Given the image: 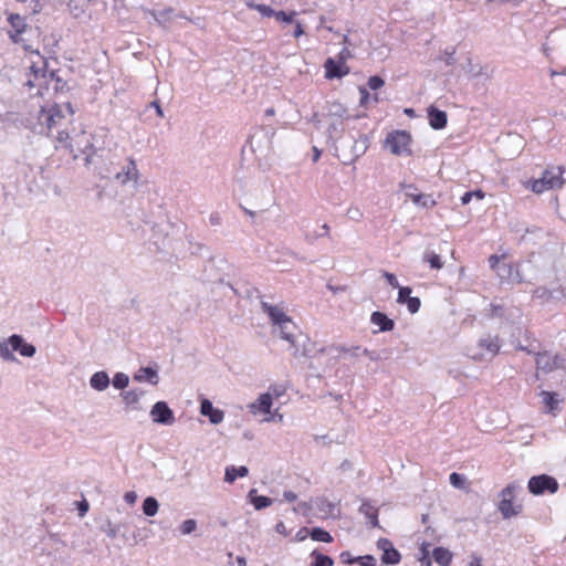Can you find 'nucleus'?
Returning a JSON list of instances; mask_svg holds the SVG:
<instances>
[{"label": "nucleus", "mask_w": 566, "mask_h": 566, "mask_svg": "<svg viewBox=\"0 0 566 566\" xmlns=\"http://www.w3.org/2000/svg\"><path fill=\"white\" fill-rule=\"evenodd\" d=\"M23 48L28 52V72L25 73L27 81L24 85L29 90L40 88L46 83L48 60L38 50H31L30 45Z\"/></svg>", "instance_id": "obj_1"}, {"label": "nucleus", "mask_w": 566, "mask_h": 566, "mask_svg": "<svg viewBox=\"0 0 566 566\" xmlns=\"http://www.w3.org/2000/svg\"><path fill=\"white\" fill-rule=\"evenodd\" d=\"M564 174L565 168L563 166L548 167L543 171L541 178L526 180L524 187L536 195L555 188L559 189L565 184Z\"/></svg>", "instance_id": "obj_2"}, {"label": "nucleus", "mask_w": 566, "mask_h": 566, "mask_svg": "<svg viewBox=\"0 0 566 566\" xmlns=\"http://www.w3.org/2000/svg\"><path fill=\"white\" fill-rule=\"evenodd\" d=\"M516 483L507 484L500 493V502L497 510L503 518H511L517 516L523 511V504L515 501V492L517 490Z\"/></svg>", "instance_id": "obj_3"}, {"label": "nucleus", "mask_w": 566, "mask_h": 566, "mask_svg": "<svg viewBox=\"0 0 566 566\" xmlns=\"http://www.w3.org/2000/svg\"><path fill=\"white\" fill-rule=\"evenodd\" d=\"M261 308L268 314L273 325L280 326L281 338L289 342L292 346H295V335L286 328V324L292 323V319L285 314L284 310L277 305H271L266 302L261 303Z\"/></svg>", "instance_id": "obj_4"}, {"label": "nucleus", "mask_w": 566, "mask_h": 566, "mask_svg": "<svg viewBox=\"0 0 566 566\" xmlns=\"http://www.w3.org/2000/svg\"><path fill=\"white\" fill-rule=\"evenodd\" d=\"M411 135L406 130H395L388 134L386 145L396 156L410 155Z\"/></svg>", "instance_id": "obj_5"}, {"label": "nucleus", "mask_w": 566, "mask_h": 566, "mask_svg": "<svg viewBox=\"0 0 566 566\" xmlns=\"http://www.w3.org/2000/svg\"><path fill=\"white\" fill-rule=\"evenodd\" d=\"M558 488L557 480L547 474L532 476L527 483V489L533 495H542L546 492L554 494L558 491Z\"/></svg>", "instance_id": "obj_6"}, {"label": "nucleus", "mask_w": 566, "mask_h": 566, "mask_svg": "<svg viewBox=\"0 0 566 566\" xmlns=\"http://www.w3.org/2000/svg\"><path fill=\"white\" fill-rule=\"evenodd\" d=\"M565 359L558 354L538 352L535 354L536 370L544 374L553 373L564 366Z\"/></svg>", "instance_id": "obj_7"}, {"label": "nucleus", "mask_w": 566, "mask_h": 566, "mask_svg": "<svg viewBox=\"0 0 566 566\" xmlns=\"http://www.w3.org/2000/svg\"><path fill=\"white\" fill-rule=\"evenodd\" d=\"M8 22L11 27V30L8 31V35L13 43H21V35L25 32L28 24L25 19L21 17L19 13H9Z\"/></svg>", "instance_id": "obj_8"}, {"label": "nucleus", "mask_w": 566, "mask_h": 566, "mask_svg": "<svg viewBox=\"0 0 566 566\" xmlns=\"http://www.w3.org/2000/svg\"><path fill=\"white\" fill-rule=\"evenodd\" d=\"M150 417L157 423L172 424L175 422L174 412L165 401H158L153 406Z\"/></svg>", "instance_id": "obj_9"}, {"label": "nucleus", "mask_w": 566, "mask_h": 566, "mask_svg": "<svg viewBox=\"0 0 566 566\" xmlns=\"http://www.w3.org/2000/svg\"><path fill=\"white\" fill-rule=\"evenodd\" d=\"M377 547L382 551L381 562L387 565H396L400 563L401 555L394 547L391 541L388 538H379L377 541Z\"/></svg>", "instance_id": "obj_10"}, {"label": "nucleus", "mask_w": 566, "mask_h": 566, "mask_svg": "<svg viewBox=\"0 0 566 566\" xmlns=\"http://www.w3.org/2000/svg\"><path fill=\"white\" fill-rule=\"evenodd\" d=\"M325 78H342L349 74V67L346 63L328 57L324 63Z\"/></svg>", "instance_id": "obj_11"}, {"label": "nucleus", "mask_w": 566, "mask_h": 566, "mask_svg": "<svg viewBox=\"0 0 566 566\" xmlns=\"http://www.w3.org/2000/svg\"><path fill=\"white\" fill-rule=\"evenodd\" d=\"M41 117H44V124L48 129H52L56 124H59L63 118L64 114L62 112L61 106L57 104L51 105L48 108H41Z\"/></svg>", "instance_id": "obj_12"}, {"label": "nucleus", "mask_w": 566, "mask_h": 566, "mask_svg": "<svg viewBox=\"0 0 566 566\" xmlns=\"http://www.w3.org/2000/svg\"><path fill=\"white\" fill-rule=\"evenodd\" d=\"M200 412L203 416L209 417V420L213 424L222 422L224 413L220 409H216L210 400L203 399L200 405Z\"/></svg>", "instance_id": "obj_13"}, {"label": "nucleus", "mask_w": 566, "mask_h": 566, "mask_svg": "<svg viewBox=\"0 0 566 566\" xmlns=\"http://www.w3.org/2000/svg\"><path fill=\"white\" fill-rule=\"evenodd\" d=\"M428 119L433 129L444 128L448 122L447 113L432 105L428 107Z\"/></svg>", "instance_id": "obj_14"}, {"label": "nucleus", "mask_w": 566, "mask_h": 566, "mask_svg": "<svg viewBox=\"0 0 566 566\" xmlns=\"http://www.w3.org/2000/svg\"><path fill=\"white\" fill-rule=\"evenodd\" d=\"M9 344L13 350L19 352L24 357H32L35 354V347L24 343L23 338L19 335H12L9 338Z\"/></svg>", "instance_id": "obj_15"}, {"label": "nucleus", "mask_w": 566, "mask_h": 566, "mask_svg": "<svg viewBox=\"0 0 566 566\" xmlns=\"http://www.w3.org/2000/svg\"><path fill=\"white\" fill-rule=\"evenodd\" d=\"M138 177V169L133 158H129L127 167L122 172H117L115 176L116 180L123 185L130 180L137 181Z\"/></svg>", "instance_id": "obj_16"}, {"label": "nucleus", "mask_w": 566, "mask_h": 566, "mask_svg": "<svg viewBox=\"0 0 566 566\" xmlns=\"http://www.w3.org/2000/svg\"><path fill=\"white\" fill-rule=\"evenodd\" d=\"M370 322L379 326V332H390L395 327V322L381 312H374Z\"/></svg>", "instance_id": "obj_17"}, {"label": "nucleus", "mask_w": 566, "mask_h": 566, "mask_svg": "<svg viewBox=\"0 0 566 566\" xmlns=\"http://www.w3.org/2000/svg\"><path fill=\"white\" fill-rule=\"evenodd\" d=\"M271 407H272V396L269 392L262 394L259 397L258 401L250 406L251 411L253 413H256V412L270 413Z\"/></svg>", "instance_id": "obj_18"}, {"label": "nucleus", "mask_w": 566, "mask_h": 566, "mask_svg": "<svg viewBox=\"0 0 566 566\" xmlns=\"http://www.w3.org/2000/svg\"><path fill=\"white\" fill-rule=\"evenodd\" d=\"M408 198L417 206L422 208H433L437 205L432 195L428 193H408Z\"/></svg>", "instance_id": "obj_19"}, {"label": "nucleus", "mask_w": 566, "mask_h": 566, "mask_svg": "<svg viewBox=\"0 0 566 566\" xmlns=\"http://www.w3.org/2000/svg\"><path fill=\"white\" fill-rule=\"evenodd\" d=\"M434 562L441 566H450L452 563V553L444 547H436L432 552Z\"/></svg>", "instance_id": "obj_20"}, {"label": "nucleus", "mask_w": 566, "mask_h": 566, "mask_svg": "<svg viewBox=\"0 0 566 566\" xmlns=\"http://www.w3.org/2000/svg\"><path fill=\"white\" fill-rule=\"evenodd\" d=\"M359 512L363 513L369 520L370 525L373 527L378 526V510L375 506H373L368 502H364L359 507Z\"/></svg>", "instance_id": "obj_21"}, {"label": "nucleus", "mask_w": 566, "mask_h": 566, "mask_svg": "<svg viewBox=\"0 0 566 566\" xmlns=\"http://www.w3.org/2000/svg\"><path fill=\"white\" fill-rule=\"evenodd\" d=\"M249 473V470L247 467L244 465H241L239 468L237 467H228L226 469V474H224V480L228 482V483H232L234 482L238 478H244L247 476Z\"/></svg>", "instance_id": "obj_22"}, {"label": "nucleus", "mask_w": 566, "mask_h": 566, "mask_svg": "<svg viewBox=\"0 0 566 566\" xmlns=\"http://www.w3.org/2000/svg\"><path fill=\"white\" fill-rule=\"evenodd\" d=\"M90 384L96 390H104L109 385L108 375L105 371H97L91 377Z\"/></svg>", "instance_id": "obj_23"}, {"label": "nucleus", "mask_w": 566, "mask_h": 566, "mask_svg": "<svg viewBox=\"0 0 566 566\" xmlns=\"http://www.w3.org/2000/svg\"><path fill=\"white\" fill-rule=\"evenodd\" d=\"M541 396L543 398L545 411L553 413L557 409V405L559 402L557 399V394L544 390L541 392Z\"/></svg>", "instance_id": "obj_24"}, {"label": "nucleus", "mask_w": 566, "mask_h": 566, "mask_svg": "<svg viewBox=\"0 0 566 566\" xmlns=\"http://www.w3.org/2000/svg\"><path fill=\"white\" fill-rule=\"evenodd\" d=\"M135 379L138 381H149L154 385L158 382L157 371L150 367H143L135 375Z\"/></svg>", "instance_id": "obj_25"}, {"label": "nucleus", "mask_w": 566, "mask_h": 566, "mask_svg": "<svg viewBox=\"0 0 566 566\" xmlns=\"http://www.w3.org/2000/svg\"><path fill=\"white\" fill-rule=\"evenodd\" d=\"M249 497L255 510H262L272 504V499L264 495H258L256 490H251L249 492Z\"/></svg>", "instance_id": "obj_26"}, {"label": "nucleus", "mask_w": 566, "mask_h": 566, "mask_svg": "<svg viewBox=\"0 0 566 566\" xmlns=\"http://www.w3.org/2000/svg\"><path fill=\"white\" fill-rule=\"evenodd\" d=\"M480 347L486 350L492 356H495L500 350V342L497 337H488L480 340Z\"/></svg>", "instance_id": "obj_27"}, {"label": "nucleus", "mask_w": 566, "mask_h": 566, "mask_svg": "<svg viewBox=\"0 0 566 566\" xmlns=\"http://www.w3.org/2000/svg\"><path fill=\"white\" fill-rule=\"evenodd\" d=\"M296 15H297V12L294 10L286 12L283 10L275 11L272 9V13L270 14V18L274 17L275 20L280 23H294Z\"/></svg>", "instance_id": "obj_28"}, {"label": "nucleus", "mask_w": 566, "mask_h": 566, "mask_svg": "<svg viewBox=\"0 0 566 566\" xmlns=\"http://www.w3.org/2000/svg\"><path fill=\"white\" fill-rule=\"evenodd\" d=\"M310 536L313 541H316V542H323V543H332L333 542L332 535L327 531H325L321 527L312 528Z\"/></svg>", "instance_id": "obj_29"}, {"label": "nucleus", "mask_w": 566, "mask_h": 566, "mask_svg": "<svg viewBox=\"0 0 566 566\" xmlns=\"http://www.w3.org/2000/svg\"><path fill=\"white\" fill-rule=\"evenodd\" d=\"M244 3L249 9L256 10L262 17L270 18L272 13L270 6L256 3V0H244Z\"/></svg>", "instance_id": "obj_30"}, {"label": "nucleus", "mask_w": 566, "mask_h": 566, "mask_svg": "<svg viewBox=\"0 0 566 566\" xmlns=\"http://www.w3.org/2000/svg\"><path fill=\"white\" fill-rule=\"evenodd\" d=\"M333 349L337 353V356L340 355H352V356H358L359 352H361L364 355H368V349H361L360 346H354V347H345V346H334Z\"/></svg>", "instance_id": "obj_31"}, {"label": "nucleus", "mask_w": 566, "mask_h": 566, "mask_svg": "<svg viewBox=\"0 0 566 566\" xmlns=\"http://www.w3.org/2000/svg\"><path fill=\"white\" fill-rule=\"evenodd\" d=\"M159 504L153 496L146 497L143 503V512L147 516H154L158 512Z\"/></svg>", "instance_id": "obj_32"}, {"label": "nucleus", "mask_w": 566, "mask_h": 566, "mask_svg": "<svg viewBox=\"0 0 566 566\" xmlns=\"http://www.w3.org/2000/svg\"><path fill=\"white\" fill-rule=\"evenodd\" d=\"M311 556L313 557V564L312 566H333L334 565V560L327 556V555H324L317 551H314Z\"/></svg>", "instance_id": "obj_33"}, {"label": "nucleus", "mask_w": 566, "mask_h": 566, "mask_svg": "<svg viewBox=\"0 0 566 566\" xmlns=\"http://www.w3.org/2000/svg\"><path fill=\"white\" fill-rule=\"evenodd\" d=\"M504 269L506 270L507 276L506 279L514 283H522L523 277L517 266L514 264H506L504 265Z\"/></svg>", "instance_id": "obj_34"}, {"label": "nucleus", "mask_w": 566, "mask_h": 566, "mask_svg": "<svg viewBox=\"0 0 566 566\" xmlns=\"http://www.w3.org/2000/svg\"><path fill=\"white\" fill-rule=\"evenodd\" d=\"M449 480H450L451 485L457 489H462V490L468 489V482H467L465 478L460 473H457V472L451 473L449 476Z\"/></svg>", "instance_id": "obj_35"}, {"label": "nucleus", "mask_w": 566, "mask_h": 566, "mask_svg": "<svg viewBox=\"0 0 566 566\" xmlns=\"http://www.w3.org/2000/svg\"><path fill=\"white\" fill-rule=\"evenodd\" d=\"M49 76L55 81L54 90L56 92H64L69 90L67 82L63 81L57 72L52 71L50 72Z\"/></svg>", "instance_id": "obj_36"}, {"label": "nucleus", "mask_w": 566, "mask_h": 566, "mask_svg": "<svg viewBox=\"0 0 566 566\" xmlns=\"http://www.w3.org/2000/svg\"><path fill=\"white\" fill-rule=\"evenodd\" d=\"M424 259L432 269L440 270L443 266L441 258L433 252L426 254Z\"/></svg>", "instance_id": "obj_37"}, {"label": "nucleus", "mask_w": 566, "mask_h": 566, "mask_svg": "<svg viewBox=\"0 0 566 566\" xmlns=\"http://www.w3.org/2000/svg\"><path fill=\"white\" fill-rule=\"evenodd\" d=\"M24 12L27 14H36L42 10V3L40 0H28Z\"/></svg>", "instance_id": "obj_38"}, {"label": "nucleus", "mask_w": 566, "mask_h": 566, "mask_svg": "<svg viewBox=\"0 0 566 566\" xmlns=\"http://www.w3.org/2000/svg\"><path fill=\"white\" fill-rule=\"evenodd\" d=\"M128 385V377L125 374L118 373L113 378V386L117 389H124Z\"/></svg>", "instance_id": "obj_39"}, {"label": "nucleus", "mask_w": 566, "mask_h": 566, "mask_svg": "<svg viewBox=\"0 0 566 566\" xmlns=\"http://www.w3.org/2000/svg\"><path fill=\"white\" fill-rule=\"evenodd\" d=\"M405 304L407 305L408 311L411 314H415L419 311L421 302H420L419 297L409 296V297H407Z\"/></svg>", "instance_id": "obj_40"}, {"label": "nucleus", "mask_w": 566, "mask_h": 566, "mask_svg": "<svg viewBox=\"0 0 566 566\" xmlns=\"http://www.w3.org/2000/svg\"><path fill=\"white\" fill-rule=\"evenodd\" d=\"M122 397L127 406L135 405L139 400V394L134 390L124 391Z\"/></svg>", "instance_id": "obj_41"}, {"label": "nucleus", "mask_w": 566, "mask_h": 566, "mask_svg": "<svg viewBox=\"0 0 566 566\" xmlns=\"http://www.w3.org/2000/svg\"><path fill=\"white\" fill-rule=\"evenodd\" d=\"M197 527V523L195 520H186L180 525V532L185 535L192 533Z\"/></svg>", "instance_id": "obj_42"}, {"label": "nucleus", "mask_w": 566, "mask_h": 566, "mask_svg": "<svg viewBox=\"0 0 566 566\" xmlns=\"http://www.w3.org/2000/svg\"><path fill=\"white\" fill-rule=\"evenodd\" d=\"M368 87L373 91L379 90L384 86L385 82L380 76L374 75L368 78Z\"/></svg>", "instance_id": "obj_43"}, {"label": "nucleus", "mask_w": 566, "mask_h": 566, "mask_svg": "<svg viewBox=\"0 0 566 566\" xmlns=\"http://www.w3.org/2000/svg\"><path fill=\"white\" fill-rule=\"evenodd\" d=\"M355 563H358L360 566H376V559L371 555L356 557Z\"/></svg>", "instance_id": "obj_44"}, {"label": "nucleus", "mask_w": 566, "mask_h": 566, "mask_svg": "<svg viewBox=\"0 0 566 566\" xmlns=\"http://www.w3.org/2000/svg\"><path fill=\"white\" fill-rule=\"evenodd\" d=\"M411 294V289L408 286L399 287L397 302L400 304H405L407 297H409Z\"/></svg>", "instance_id": "obj_45"}, {"label": "nucleus", "mask_w": 566, "mask_h": 566, "mask_svg": "<svg viewBox=\"0 0 566 566\" xmlns=\"http://www.w3.org/2000/svg\"><path fill=\"white\" fill-rule=\"evenodd\" d=\"M56 139L61 146L66 147V148L70 147V145H69L70 134L67 132H65V130L59 132Z\"/></svg>", "instance_id": "obj_46"}, {"label": "nucleus", "mask_w": 566, "mask_h": 566, "mask_svg": "<svg viewBox=\"0 0 566 566\" xmlns=\"http://www.w3.org/2000/svg\"><path fill=\"white\" fill-rule=\"evenodd\" d=\"M533 296L549 300L552 296V293L549 290H547L545 287H538L534 291Z\"/></svg>", "instance_id": "obj_47"}, {"label": "nucleus", "mask_w": 566, "mask_h": 566, "mask_svg": "<svg viewBox=\"0 0 566 566\" xmlns=\"http://www.w3.org/2000/svg\"><path fill=\"white\" fill-rule=\"evenodd\" d=\"M311 531L307 527H302L295 535V542H303L310 535Z\"/></svg>", "instance_id": "obj_48"}, {"label": "nucleus", "mask_w": 566, "mask_h": 566, "mask_svg": "<svg viewBox=\"0 0 566 566\" xmlns=\"http://www.w3.org/2000/svg\"><path fill=\"white\" fill-rule=\"evenodd\" d=\"M294 23H295V25H294L293 36L295 39H298L300 36H302L305 33V30L301 22L295 21Z\"/></svg>", "instance_id": "obj_49"}, {"label": "nucleus", "mask_w": 566, "mask_h": 566, "mask_svg": "<svg viewBox=\"0 0 566 566\" xmlns=\"http://www.w3.org/2000/svg\"><path fill=\"white\" fill-rule=\"evenodd\" d=\"M275 531L285 537L290 535V531L287 530L286 525L283 522H279L275 525Z\"/></svg>", "instance_id": "obj_50"}, {"label": "nucleus", "mask_w": 566, "mask_h": 566, "mask_svg": "<svg viewBox=\"0 0 566 566\" xmlns=\"http://www.w3.org/2000/svg\"><path fill=\"white\" fill-rule=\"evenodd\" d=\"M350 57V52L347 48L343 49L338 55H337V61L339 62H343V63H346V61Z\"/></svg>", "instance_id": "obj_51"}, {"label": "nucleus", "mask_w": 566, "mask_h": 566, "mask_svg": "<svg viewBox=\"0 0 566 566\" xmlns=\"http://www.w3.org/2000/svg\"><path fill=\"white\" fill-rule=\"evenodd\" d=\"M386 279H387V282L392 286V287H399V284H398V281H397V277L392 274V273H386L385 274Z\"/></svg>", "instance_id": "obj_52"}, {"label": "nucleus", "mask_w": 566, "mask_h": 566, "mask_svg": "<svg viewBox=\"0 0 566 566\" xmlns=\"http://www.w3.org/2000/svg\"><path fill=\"white\" fill-rule=\"evenodd\" d=\"M500 262V256L496 254H493L489 258V264L491 269H495Z\"/></svg>", "instance_id": "obj_53"}, {"label": "nucleus", "mask_w": 566, "mask_h": 566, "mask_svg": "<svg viewBox=\"0 0 566 566\" xmlns=\"http://www.w3.org/2000/svg\"><path fill=\"white\" fill-rule=\"evenodd\" d=\"M340 559L343 560V563H348V564L355 563V558H352L350 554L348 552H343L340 554Z\"/></svg>", "instance_id": "obj_54"}, {"label": "nucleus", "mask_w": 566, "mask_h": 566, "mask_svg": "<svg viewBox=\"0 0 566 566\" xmlns=\"http://www.w3.org/2000/svg\"><path fill=\"white\" fill-rule=\"evenodd\" d=\"M472 198H473V193H471V191H467L461 197V203L468 205Z\"/></svg>", "instance_id": "obj_55"}, {"label": "nucleus", "mask_w": 566, "mask_h": 566, "mask_svg": "<svg viewBox=\"0 0 566 566\" xmlns=\"http://www.w3.org/2000/svg\"><path fill=\"white\" fill-rule=\"evenodd\" d=\"M284 497L290 502H294L297 499L296 494L292 491L284 492Z\"/></svg>", "instance_id": "obj_56"}, {"label": "nucleus", "mask_w": 566, "mask_h": 566, "mask_svg": "<svg viewBox=\"0 0 566 566\" xmlns=\"http://www.w3.org/2000/svg\"><path fill=\"white\" fill-rule=\"evenodd\" d=\"M471 193H473V197H475L479 200H482L485 197V193L481 189L471 191Z\"/></svg>", "instance_id": "obj_57"}, {"label": "nucleus", "mask_w": 566, "mask_h": 566, "mask_svg": "<svg viewBox=\"0 0 566 566\" xmlns=\"http://www.w3.org/2000/svg\"><path fill=\"white\" fill-rule=\"evenodd\" d=\"M88 510V504L86 501L82 502L80 505V515L83 516Z\"/></svg>", "instance_id": "obj_58"}, {"label": "nucleus", "mask_w": 566, "mask_h": 566, "mask_svg": "<svg viewBox=\"0 0 566 566\" xmlns=\"http://www.w3.org/2000/svg\"><path fill=\"white\" fill-rule=\"evenodd\" d=\"M135 499H136V495L134 492H127L125 494V500L129 503H134L135 502Z\"/></svg>", "instance_id": "obj_59"}, {"label": "nucleus", "mask_w": 566, "mask_h": 566, "mask_svg": "<svg viewBox=\"0 0 566 566\" xmlns=\"http://www.w3.org/2000/svg\"><path fill=\"white\" fill-rule=\"evenodd\" d=\"M151 105L156 108L157 114H158L160 117H163V116H164V114H163V109H161V107H160L159 103L155 101V102H153V103H151Z\"/></svg>", "instance_id": "obj_60"}, {"label": "nucleus", "mask_w": 566, "mask_h": 566, "mask_svg": "<svg viewBox=\"0 0 566 566\" xmlns=\"http://www.w3.org/2000/svg\"><path fill=\"white\" fill-rule=\"evenodd\" d=\"M469 566H482L481 559L479 557H474Z\"/></svg>", "instance_id": "obj_61"}, {"label": "nucleus", "mask_w": 566, "mask_h": 566, "mask_svg": "<svg viewBox=\"0 0 566 566\" xmlns=\"http://www.w3.org/2000/svg\"><path fill=\"white\" fill-rule=\"evenodd\" d=\"M237 562H238V566H245L247 565L245 558L242 557V556H238L237 557Z\"/></svg>", "instance_id": "obj_62"}, {"label": "nucleus", "mask_w": 566, "mask_h": 566, "mask_svg": "<svg viewBox=\"0 0 566 566\" xmlns=\"http://www.w3.org/2000/svg\"><path fill=\"white\" fill-rule=\"evenodd\" d=\"M314 151H315V154H314V161H317L319 156H321V151L317 148H314Z\"/></svg>", "instance_id": "obj_63"}, {"label": "nucleus", "mask_w": 566, "mask_h": 566, "mask_svg": "<svg viewBox=\"0 0 566 566\" xmlns=\"http://www.w3.org/2000/svg\"><path fill=\"white\" fill-rule=\"evenodd\" d=\"M274 114H275L274 108H268V109L265 111V115H266V116H273Z\"/></svg>", "instance_id": "obj_64"}]
</instances>
